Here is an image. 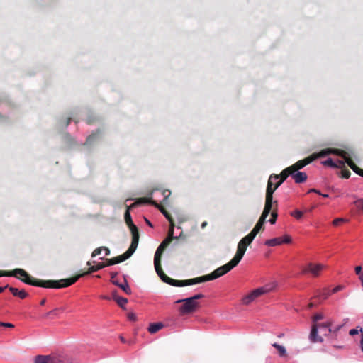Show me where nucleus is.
Segmentation results:
<instances>
[{"mask_svg":"<svg viewBox=\"0 0 363 363\" xmlns=\"http://www.w3.org/2000/svg\"><path fill=\"white\" fill-rule=\"evenodd\" d=\"M341 174L342 178L348 179L350 177L351 173L348 169H345V167L341 170Z\"/></svg>","mask_w":363,"mask_h":363,"instance_id":"a19ab883","label":"nucleus"},{"mask_svg":"<svg viewBox=\"0 0 363 363\" xmlns=\"http://www.w3.org/2000/svg\"><path fill=\"white\" fill-rule=\"evenodd\" d=\"M354 204L357 208L363 212V198L359 199L354 201Z\"/></svg>","mask_w":363,"mask_h":363,"instance_id":"4c0bfd02","label":"nucleus"},{"mask_svg":"<svg viewBox=\"0 0 363 363\" xmlns=\"http://www.w3.org/2000/svg\"><path fill=\"white\" fill-rule=\"evenodd\" d=\"M145 223L150 227H152V224L151 223V222L147 220V218H145Z\"/></svg>","mask_w":363,"mask_h":363,"instance_id":"13d9d810","label":"nucleus"},{"mask_svg":"<svg viewBox=\"0 0 363 363\" xmlns=\"http://www.w3.org/2000/svg\"><path fill=\"white\" fill-rule=\"evenodd\" d=\"M237 265L238 264L235 262L233 259H231L228 263L217 268L216 270H214L212 273L209 274L194 278L191 283H193V284H196L201 282L216 279L227 274Z\"/></svg>","mask_w":363,"mask_h":363,"instance_id":"7ed1b4c3","label":"nucleus"},{"mask_svg":"<svg viewBox=\"0 0 363 363\" xmlns=\"http://www.w3.org/2000/svg\"><path fill=\"white\" fill-rule=\"evenodd\" d=\"M102 132L100 129L96 130L93 132L90 135H89L86 140V144L91 145L94 143L96 139L99 138Z\"/></svg>","mask_w":363,"mask_h":363,"instance_id":"393cba45","label":"nucleus"},{"mask_svg":"<svg viewBox=\"0 0 363 363\" xmlns=\"http://www.w3.org/2000/svg\"><path fill=\"white\" fill-rule=\"evenodd\" d=\"M120 340H121V341L122 342H123V343H125V342H126V341H125V338H124L123 336H121V337H120Z\"/></svg>","mask_w":363,"mask_h":363,"instance_id":"69168bd1","label":"nucleus"},{"mask_svg":"<svg viewBox=\"0 0 363 363\" xmlns=\"http://www.w3.org/2000/svg\"><path fill=\"white\" fill-rule=\"evenodd\" d=\"M315 304L314 303H310L308 304V307L309 308H313V306H315Z\"/></svg>","mask_w":363,"mask_h":363,"instance_id":"e2e57ef3","label":"nucleus"},{"mask_svg":"<svg viewBox=\"0 0 363 363\" xmlns=\"http://www.w3.org/2000/svg\"><path fill=\"white\" fill-rule=\"evenodd\" d=\"M125 223H126V224H127V225L128 226L129 228H133V227L136 226L133 223V220L131 219V216H130V212H129L128 209L125 213Z\"/></svg>","mask_w":363,"mask_h":363,"instance_id":"2f4dec72","label":"nucleus"},{"mask_svg":"<svg viewBox=\"0 0 363 363\" xmlns=\"http://www.w3.org/2000/svg\"><path fill=\"white\" fill-rule=\"evenodd\" d=\"M45 301H46L45 298H43V300H41L40 304L41 306H43L45 303Z\"/></svg>","mask_w":363,"mask_h":363,"instance_id":"0e129e2a","label":"nucleus"},{"mask_svg":"<svg viewBox=\"0 0 363 363\" xmlns=\"http://www.w3.org/2000/svg\"><path fill=\"white\" fill-rule=\"evenodd\" d=\"M71 121H72V118H68L67 119V121H66V123H65V126L69 125V124L70 123Z\"/></svg>","mask_w":363,"mask_h":363,"instance_id":"bf43d9fd","label":"nucleus"},{"mask_svg":"<svg viewBox=\"0 0 363 363\" xmlns=\"http://www.w3.org/2000/svg\"><path fill=\"white\" fill-rule=\"evenodd\" d=\"M303 212L299 210H296L291 213V215L296 219H300L303 216Z\"/></svg>","mask_w":363,"mask_h":363,"instance_id":"ea45409f","label":"nucleus"},{"mask_svg":"<svg viewBox=\"0 0 363 363\" xmlns=\"http://www.w3.org/2000/svg\"><path fill=\"white\" fill-rule=\"evenodd\" d=\"M0 326L10 328H14V325H13L11 323H3V322H0Z\"/></svg>","mask_w":363,"mask_h":363,"instance_id":"de8ad7c7","label":"nucleus"},{"mask_svg":"<svg viewBox=\"0 0 363 363\" xmlns=\"http://www.w3.org/2000/svg\"><path fill=\"white\" fill-rule=\"evenodd\" d=\"M247 246L245 243H242V242H239L238 245L237 252L234 257L232 259L235 262L238 264L242 259L245 251L247 250Z\"/></svg>","mask_w":363,"mask_h":363,"instance_id":"2eb2a0df","label":"nucleus"},{"mask_svg":"<svg viewBox=\"0 0 363 363\" xmlns=\"http://www.w3.org/2000/svg\"><path fill=\"white\" fill-rule=\"evenodd\" d=\"M324 166H328L330 167H335L336 166L335 162H334L331 158H328V160L323 161L321 162Z\"/></svg>","mask_w":363,"mask_h":363,"instance_id":"c9c22d12","label":"nucleus"},{"mask_svg":"<svg viewBox=\"0 0 363 363\" xmlns=\"http://www.w3.org/2000/svg\"><path fill=\"white\" fill-rule=\"evenodd\" d=\"M118 274L117 272H111V281L114 284L120 287L126 294H131V289L128 284L127 280L124 279L123 284H120L117 280H114V277H116Z\"/></svg>","mask_w":363,"mask_h":363,"instance_id":"dca6fc26","label":"nucleus"},{"mask_svg":"<svg viewBox=\"0 0 363 363\" xmlns=\"http://www.w3.org/2000/svg\"><path fill=\"white\" fill-rule=\"evenodd\" d=\"M50 315H52V313H50V311L45 314V317H48Z\"/></svg>","mask_w":363,"mask_h":363,"instance_id":"774afa93","label":"nucleus"},{"mask_svg":"<svg viewBox=\"0 0 363 363\" xmlns=\"http://www.w3.org/2000/svg\"><path fill=\"white\" fill-rule=\"evenodd\" d=\"M83 277V274H77L74 277H72L69 279H61L60 281L55 280H41L37 279L33 277H31L28 272L27 276H25L24 278L21 279V281L27 284L44 287V288H50V289H61L64 287H68L73 284H74L80 277Z\"/></svg>","mask_w":363,"mask_h":363,"instance_id":"f257e3e1","label":"nucleus"},{"mask_svg":"<svg viewBox=\"0 0 363 363\" xmlns=\"http://www.w3.org/2000/svg\"><path fill=\"white\" fill-rule=\"evenodd\" d=\"M341 155L342 152L335 150H331V147L325 148L322 150H320L318 152L313 153L310 156L306 157L303 160H298L293 165L290 166V168L294 172H297L298 170L303 168L305 166L309 164L313 161H314L316 159L325 157L329 155Z\"/></svg>","mask_w":363,"mask_h":363,"instance_id":"f03ea898","label":"nucleus"},{"mask_svg":"<svg viewBox=\"0 0 363 363\" xmlns=\"http://www.w3.org/2000/svg\"><path fill=\"white\" fill-rule=\"evenodd\" d=\"M330 325L331 323L330 322L320 323L318 324V329H319L323 335H327L328 333H332V330L330 328Z\"/></svg>","mask_w":363,"mask_h":363,"instance_id":"bb28decb","label":"nucleus"},{"mask_svg":"<svg viewBox=\"0 0 363 363\" xmlns=\"http://www.w3.org/2000/svg\"><path fill=\"white\" fill-rule=\"evenodd\" d=\"M145 202L151 203L152 204L157 206L160 210V211L162 213V214L166 217V218L169 220V223H172V221H174L172 216L167 211V210L164 207L159 206L155 201H150L149 199H146V198H140L137 201V203H145Z\"/></svg>","mask_w":363,"mask_h":363,"instance_id":"4468645a","label":"nucleus"},{"mask_svg":"<svg viewBox=\"0 0 363 363\" xmlns=\"http://www.w3.org/2000/svg\"><path fill=\"white\" fill-rule=\"evenodd\" d=\"M272 346L274 347H275L278 350L280 357L286 356V349H285V347L284 346L280 345H279L277 343H273Z\"/></svg>","mask_w":363,"mask_h":363,"instance_id":"473e14b6","label":"nucleus"},{"mask_svg":"<svg viewBox=\"0 0 363 363\" xmlns=\"http://www.w3.org/2000/svg\"><path fill=\"white\" fill-rule=\"evenodd\" d=\"M325 268V266L322 264H314L310 262L301 269V274H311L313 277L320 276L321 272Z\"/></svg>","mask_w":363,"mask_h":363,"instance_id":"6e6552de","label":"nucleus"},{"mask_svg":"<svg viewBox=\"0 0 363 363\" xmlns=\"http://www.w3.org/2000/svg\"><path fill=\"white\" fill-rule=\"evenodd\" d=\"M293 173V171L291 170V169L290 168V167H286V169H284L281 173L280 174H279L278 176H279V180H278L277 182V186H279L281 185V184L287 179V177L289 176H291V174Z\"/></svg>","mask_w":363,"mask_h":363,"instance_id":"aec40b11","label":"nucleus"},{"mask_svg":"<svg viewBox=\"0 0 363 363\" xmlns=\"http://www.w3.org/2000/svg\"><path fill=\"white\" fill-rule=\"evenodd\" d=\"M279 178V176H278V174H272L269 178L266 192L271 189L272 191V196H273L274 192L279 187L277 186V183L274 185L273 182L274 181H277Z\"/></svg>","mask_w":363,"mask_h":363,"instance_id":"412c9836","label":"nucleus"},{"mask_svg":"<svg viewBox=\"0 0 363 363\" xmlns=\"http://www.w3.org/2000/svg\"><path fill=\"white\" fill-rule=\"evenodd\" d=\"M163 328H164L163 323H151L149 325L147 330L150 333L154 334V333H156L157 332H158L160 330H161Z\"/></svg>","mask_w":363,"mask_h":363,"instance_id":"a878e982","label":"nucleus"},{"mask_svg":"<svg viewBox=\"0 0 363 363\" xmlns=\"http://www.w3.org/2000/svg\"><path fill=\"white\" fill-rule=\"evenodd\" d=\"M9 287L10 286L9 285H6L4 287H0V294L2 293L6 289H9Z\"/></svg>","mask_w":363,"mask_h":363,"instance_id":"6e6d98bb","label":"nucleus"},{"mask_svg":"<svg viewBox=\"0 0 363 363\" xmlns=\"http://www.w3.org/2000/svg\"><path fill=\"white\" fill-rule=\"evenodd\" d=\"M168 241L169 240H163L162 243L159 245L155 254L154 261H156L157 262L158 261L161 262L162 255L165 248L169 245V243H168Z\"/></svg>","mask_w":363,"mask_h":363,"instance_id":"a211bd4d","label":"nucleus"},{"mask_svg":"<svg viewBox=\"0 0 363 363\" xmlns=\"http://www.w3.org/2000/svg\"><path fill=\"white\" fill-rule=\"evenodd\" d=\"M129 229L132 234V241H131V244H130L129 248L128 249V250L125 253H123L124 257H125L127 259L130 257L132 256V255L136 250L138 245V242H139V238H140V234H139V231H138L137 226L129 228Z\"/></svg>","mask_w":363,"mask_h":363,"instance_id":"0eeeda50","label":"nucleus"},{"mask_svg":"<svg viewBox=\"0 0 363 363\" xmlns=\"http://www.w3.org/2000/svg\"><path fill=\"white\" fill-rule=\"evenodd\" d=\"M360 347H361L362 351L363 352V332H362V334L361 335Z\"/></svg>","mask_w":363,"mask_h":363,"instance_id":"5fc2aeb1","label":"nucleus"},{"mask_svg":"<svg viewBox=\"0 0 363 363\" xmlns=\"http://www.w3.org/2000/svg\"><path fill=\"white\" fill-rule=\"evenodd\" d=\"M342 328V325H339L336 327L333 330H332L333 333H336L337 331Z\"/></svg>","mask_w":363,"mask_h":363,"instance_id":"4d7b16f0","label":"nucleus"},{"mask_svg":"<svg viewBox=\"0 0 363 363\" xmlns=\"http://www.w3.org/2000/svg\"><path fill=\"white\" fill-rule=\"evenodd\" d=\"M277 286L276 282L269 283L262 287L257 288L250 294L245 296L242 299V303L244 305H249L257 298L264 295L267 293L272 291Z\"/></svg>","mask_w":363,"mask_h":363,"instance_id":"39448f33","label":"nucleus"},{"mask_svg":"<svg viewBox=\"0 0 363 363\" xmlns=\"http://www.w3.org/2000/svg\"><path fill=\"white\" fill-rule=\"evenodd\" d=\"M318 323H313L309 336L310 340L312 342H322L323 341V338L318 335Z\"/></svg>","mask_w":363,"mask_h":363,"instance_id":"6ab92c4d","label":"nucleus"},{"mask_svg":"<svg viewBox=\"0 0 363 363\" xmlns=\"http://www.w3.org/2000/svg\"><path fill=\"white\" fill-rule=\"evenodd\" d=\"M359 279L361 281L362 286H363V273L362 274H360Z\"/></svg>","mask_w":363,"mask_h":363,"instance_id":"680f3d73","label":"nucleus"},{"mask_svg":"<svg viewBox=\"0 0 363 363\" xmlns=\"http://www.w3.org/2000/svg\"><path fill=\"white\" fill-rule=\"evenodd\" d=\"M342 289H343V286H342V285H338V286H335V287L332 290V293H333V294L337 293V292H338L339 291H341Z\"/></svg>","mask_w":363,"mask_h":363,"instance_id":"49530a36","label":"nucleus"},{"mask_svg":"<svg viewBox=\"0 0 363 363\" xmlns=\"http://www.w3.org/2000/svg\"><path fill=\"white\" fill-rule=\"evenodd\" d=\"M345 221V220L344 218H335L333 221V225L334 226H338Z\"/></svg>","mask_w":363,"mask_h":363,"instance_id":"79ce46f5","label":"nucleus"},{"mask_svg":"<svg viewBox=\"0 0 363 363\" xmlns=\"http://www.w3.org/2000/svg\"><path fill=\"white\" fill-rule=\"evenodd\" d=\"M35 363H51V356H37Z\"/></svg>","mask_w":363,"mask_h":363,"instance_id":"c756f323","label":"nucleus"},{"mask_svg":"<svg viewBox=\"0 0 363 363\" xmlns=\"http://www.w3.org/2000/svg\"><path fill=\"white\" fill-rule=\"evenodd\" d=\"M292 178L294 179L296 183L300 184L306 181L307 174L305 172H294L291 174Z\"/></svg>","mask_w":363,"mask_h":363,"instance_id":"4be33fe9","label":"nucleus"},{"mask_svg":"<svg viewBox=\"0 0 363 363\" xmlns=\"http://www.w3.org/2000/svg\"><path fill=\"white\" fill-rule=\"evenodd\" d=\"M331 150H338L342 152L341 155H337V156H340L342 157L346 163L348 164V166L358 175L363 177V169L359 168L356 164L353 162V160L348 157V154L345 150L337 149V148H331Z\"/></svg>","mask_w":363,"mask_h":363,"instance_id":"1a4fd4ad","label":"nucleus"},{"mask_svg":"<svg viewBox=\"0 0 363 363\" xmlns=\"http://www.w3.org/2000/svg\"><path fill=\"white\" fill-rule=\"evenodd\" d=\"M362 332H363V329L361 326H357L356 328H353V329H351L350 331H349V334L350 335H357L359 333H360V334L362 335Z\"/></svg>","mask_w":363,"mask_h":363,"instance_id":"e433bc0d","label":"nucleus"},{"mask_svg":"<svg viewBox=\"0 0 363 363\" xmlns=\"http://www.w3.org/2000/svg\"><path fill=\"white\" fill-rule=\"evenodd\" d=\"M169 229L168 231L167 237L164 240H169L168 243H171L173 240H177L178 237L174 236V222L169 223Z\"/></svg>","mask_w":363,"mask_h":363,"instance_id":"cd10ccee","label":"nucleus"},{"mask_svg":"<svg viewBox=\"0 0 363 363\" xmlns=\"http://www.w3.org/2000/svg\"><path fill=\"white\" fill-rule=\"evenodd\" d=\"M126 259H128L125 257H124L123 254L121 255L117 256L116 257L111 258V259H106V262H99L96 265L91 266V267L89 268V269L86 272L83 273L82 274H83V276H84L86 274H89L91 273L97 272L99 269H101L106 267L121 263Z\"/></svg>","mask_w":363,"mask_h":363,"instance_id":"423d86ee","label":"nucleus"},{"mask_svg":"<svg viewBox=\"0 0 363 363\" xmlns=\"http://www.w3.org/2000/svg\"><path fill=\"white\" fill-rule=\"evenodd\" d=\"M113 299L118 303V305L123 309H125V306L128 303V299L126 298L120 297L117 295L116 291H113L112 293Z\"/></svg>","mask_w":363,"mask_h":363,"instance_id":"5701e85b","label":"nucleus"},{"mask_svg":"<svg viewBox=\"0 0 363 363\" xmlns=\"http://www.w3.org/2000/svg\"><path fill=\"white\" fill-rule=\"evenodd\" d=\"M128 318L130 320V321H135L137 320V317H136V315L134 313H129L128 314Z\"/></svg>","mask_w":363,"mask_h":363,"instance_id":"a18cd8bd","label":"nucleus"},{"mask_svg":"<svg viewBox=\"0 0 363 363\" xmlns=\"http://www.w3.org/2000/svg\"><path fill=\"white\" fill-rule=\"evenodd\" d=\"M255 236H253L251 233H249L246 236H245L243 238H242L240 241L242 243H245L247 246L250 245L251 242L255 239Z\"/></svg>","mask_w":363,"mask_h":363,"instance_id":"72a5a7b5","label":"nucleus"},{"mask_svg":"<svg viewBox=\"0 0 363 363\" xmlns=\"http://www.w3.org/2000/svg\"><path fill=\"white\" fill-rule=\"evenodd\" d=\"M355 272L357 274H359L361 273V271H362V267L361 266H357L355 267Z\"/></svg>","mask_w":363,"mask_h":363,"instance_id":"8fccbe9b","label":"nucleus"},{"mask_svg":"<svg viewBox=\"0 0 363 363\" xmlns=\"http://www.w3.org/2000/svg\"><path fill=\"white\" fill-rule=\"evenodd\" d=\"M94 122V118H87L86 120V123L89 124V125H91L93 124Z\"/></svg>","mask_w":363,"mask_h":363,"instance_id":"603ef678","label":"nucleus"},{"mask_svg":"<svg viewBox=\"0 0 363 363\" xmlns=\"http://www.w3.org/2000/svg\"><path fill=\"white\" fill-rule=\"evenodd\" d=\"M336 163V166L334 167V168H339V169H344L345 167V161H342V160H337V162H335Z\"/></svg>","mask_w":363,"mask_h":363,"instance_id":"58836bf2","label":"nucleus"},{"mask_svg":"<svg viewBox=\"0 0 363 363\" xmlns=\"http://www.w3.org/2000/svg\"><path fill=\"white\" fill-rule=\"evenodd\" d=\"M103 249H104V247H100L95 249L91 254V257H94L97 255H99L101 253V251L103 250Z\"/></svg>","mask_w":363,"mask_h":363,"instance_id":"c03bdc74","label":"nucleus"},{"mask_svg":"<svg viewBox=\"0 0 363 363\" xmlns=\"http://www.w3.org/2000/svg\"><path fill=\"white\" fill-rule=\"evenodd\" d=\"M51 363H69L67 358L62 355H52Z\"/></svg>","mask_w":363,"mask_h":363,"instance_id":"c85d7f7f","label":"nucleus"},{"mask_svg":"<svg viewBox=\"0 0 363 363\" xmlns=\"http://www.w3.org/2000/svg\"><path fill=\"white\" fill-rule=\"evenodd\" d=\"M274 204H275V208H274V209L272 210V211L271 213V218L269 220L271 224H274L276 223V220L278 217V214L277 212V201H274Z\"/></svg>","mask_w":363,"mask_h":363,"instance_id":"7c9ffc66","label":"nucleus"},{"mask_svg":"<svg viewBox=\"0 0 363 363\" xmlns=\"http://www.w3.org/2000/svg\"><path fill=\"white\" fill-rule=\"evenodd\" d=\"M323 319V315L322 313H317L313 317V323H316L317 321Z\"/></svg>","mask_w":363,"mask_h":363,"instance_id":"37998d69","label":"nucleus"},{"mask_svg":"<svg viewBox=\"0 0 363 363\" xmlns=\"http://www.w3.org/2000/svg\"><path fill=\"white\" fill-rule=\"evenodd\" d=\"M103 250H104V251H105V255H106V256H108V255H110V250H109L108 247H104Z\"/></svg>","mask_w":363,"mask_h":363,"instance_id":"864d4df0","label":"nucleus"},{"mask_svg":"<svg viewBox=\"0 0 363 363\" xmlns=\"http://www.w3.org/2000/svg\"><path fill=\"white\" fill-rule=\"evenodd\" d=\"M57 309H59V313H62L65 311V307H60V308H56Z\"/></svg>","mask_w":363,"mask_h":363,"instance_id":"052dcab7","label":"nucleus"},{"mask_svg":"<svg viewBox=\"0 0 363 363\" xmlns=\"http://www.w3.org/2000/svg\"><path fill=\"white\" fill-rule=\"evenodd\" d=\"M50 313H52V315L57 316L58 314L60 313H59V309L55 308L54 310L50 311Z\"/></svg>","mask_w":363,"mask_h":363,"instance_id":"09e8293b","label":"nucleus"},{"mask_svg":"<svg viewBox=\"0 0 363 363\" xmlns=\"http://www.w3.org/2000/svg\"><path fill=\"white\" fill-rule=\"evenodd\" d=\"M311 192H314V193H316L318 194H321V193L320 192V191L315 189H309V191H308V193H311Z\"/></svg>","mask_w":363,"mask_h":363,"instance_id":"3c124183","label":"nucleus"},{"mask_svg":"<svg viewBox=\"0 0 363 363\" xmlns=\"http://www.w3.org/2000/svg\"><path fill=\"white\" fill-rule=\"evenodd\" d=\"M272 190L269 189L266 192L265 205L261 216L267 218L268 215L272 211L273 208V196H272Z\"/></svg>","mask_w":363,"mask_h":363,"instance_id":"9b49d317","label":"nucleus"},{"mask_svg":"<svg viewBox=\"0 0 363 363\" xmlns=\"http://www.w3.org/2000/svg\"><path fill=\"white\" fill-rule=\"evenodd\" d=\"M154 264H155V271H156L157 274H158V276H160L161 274H163V273H164L162 270L160 261H158V262L156 261H154Z\"/></svg>","mask_w":363,"mask_h":363,"instance_id":"f704fd0d","label":"nucleus"},{"mask_svg":"<svg viewBox=\"0 0 363 363\" xmlns=\"http://www.w3.org/2000/svg\"><path fill=\"white\" fill-rule=\"evenodd\" d=\"M159 277L164 282H165L169 285L174 286L182 287V286L193 285V283H191V281H193V279H186V280H177V279H173L169 277L164 273H163V274H161Z\"/></svg>","mask_w":363,"mask_h":363,"instance_id":"9d476101","label":"nucleus"},{"mask_svg":"<svg viewBox=\"0 0 363 363\" xmlns=\"http://www.w3.org/2000/svg\"><path fill=\"white\" fill-rule=\"evenodd\" d=\"M291 237L288 235H285L283 238L279 237V238L267 240L265 241L264 244L267 246L274 247V246L280 245L283 243L289 244V243H291Z\"/></svg>","mask_w":363,"mask_h":363,"instance_id":"f8f14e48","label":"nucleus"},{"mask_svg":"<svg viewBox=\"0 0 363 363\" xmlns=\"http://www.w3.org/2000/svg\"><path fill=\"white\" fill-rule=\"evenodd\" d=\"M9 291L14 296L19 297L21 299H24L28 296V294L24 290H18L16 287H9Z\"/></svg>","mask_w":363,"mask_h":363,"instance_id":"b1692460","label":"nucleus"},{"mask_svg":"<svg viewBox=\"0 0 363 363\" xmlns=\"http://www.w3.org/2000/svg\"><path fill=\"white\" fill-rule=\"evenodd\" d=\"M203 297V294H198L194 296L177 301V303H183L179 308L180 313L182 315H186L193 313L196 311V310L200 307V303L198 302V300Z\"/></svg>","mask_w":363,"mask_h":363,"instance_id":"20e7f679","label":"nucleus"},{"mask_svg":"<svg viewBox=\"0 0 363 363\" xmlns=\"http://www.w3.org/2000/svg\"><path fill=\"white\" fill-rule=\"evenodd\" d=\"M320 195H321L323 197H324V198H328V197L329 196H328V194H321Z\"/></svg>","mask_w":363,"mask_h":363,"instance_id":"338daca9","label":"nucleus"},{"mask_svg":"<svg viewBox=\"0 0 363 363\" xmlns=\"http://www.w3.org/2000/svg\"><path fill=\"white\" fill-rule=\"evenodd\" d=\"M266 221V218L264 216H260L255 226L253 228L252 231L250 233L253 236H256L260 231H263L264 230V223Z\"/></svg>","mask_w":363,"mask_h":363,"instance_id":"f3484780","label":"nucleus"},{"mask_svg":"<svg viewBox=\"0 0 363 363\" xmlns=\"http://www.w3.org/2000/svg\"><path fill=\"white\" fill-rule=\"evenodd\" d=\"M25 276H27V272L20 268L9 272L0 270V277H15L21 281V279L24 278Z\"/></svg>","mask_w":363,"mask_h":363,"instance_id":"ddd939ff","label":"nucleus"}]
</instances>
